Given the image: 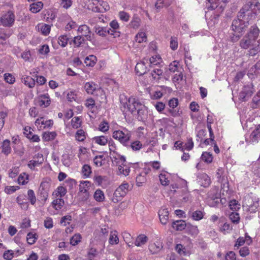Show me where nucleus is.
Masks as SVG:
<instances>
[{"mask_svg":"<svg viewBox=\"0 0 260 260\" xmlns=\"http://www.w3.org/2000/svg\"><path fill=\"white\" fill-rule=\"evenodd\" d=\"M109 242L111 245L117 244L119 243V238L116 231L111 232Z\"/></svg>","mask_w":260,"mask_h":260,"instance_id":"nucleus-45","label":"nucleus"},{"mask_svg":"<svg viewBox=\"0 0 260 260\" xmlns=\"http://www.w3.org/2000/svg\"><path fill=\"white\" fill-rule=\"evenodd\" d=\"M57 43L62 47H64L68 44V38L66 35H62L56 40Z\"/></svg>","mask_w":260,"mask_h":260,"instance_id":"nucleus-51","label":"nucleus"},{"mask_svg":"<svg viewBox=\"0 0 260 260\" xmlns=\"http://www.w3.org/2000/svg\"><path fill=\"white\" fill-rule=\"evenodd\" d=\"M163 71L160 69H154L151 72L152 78L155 81L158 80L162 75Z\"/></svg>","mask_w":260,"mask_h":260,"instance_id":"nucleus-46","label":"nucleus"},{"mask_svg":"<svg viewBox=\"0 0 260 260\" xmlns=\"http://www.w3.org/2000/svg\"><path fill=\"white\" fill-rule=\"evenodd\" d=\"M38 105L41 108H47L51 104V99L48 93L41 94L38 96Z\"/></svg>","mask_w":260,"mask_h":260,"instance_id":"nucleus-17","label":"nucleus"},{"mask_svg":"<svg viewBox=\"0 0 260 260\" xmlns=\"http://www.w3.org/2000/svg\"><path fill=\"white\" fill-rule=\"evenodd\" d=\"M221 193L219 192V188L216 186L212 188L209 191L208 196L209 199L213 201H215V204L210 203V206H214L216 204L219 203V198L221 197Z\"/></svg>","mask_w":260,"mask_h":260,"instance_id":"nucleus-16","label":"nucleus"},{"mask_svg":"<svg viewBox=\"0 0 260 260\" xmlns=\"http://www.w3.org/2000/svg\"><path fill=\"white\" fill-rule=\"evenodd\" d=\"M60 19L63 21L64 24H66L65 30L66 31L74 29L77 27L76 22L72 20L71 18L67 14L62 15L60 17Z\"/></svg>","mask_w":260,"mask_h":260,"instance_id":"nucleus-15","label":"nucleus"},{"mask_svg":"<svg viewBox=\"0 0 260 260\" xmlns=\"http://www.w3.org/2000/svg\"><path fill=\"white\" fill-rule=\"evenodd\" d=\"M172 226L176 231H182L185 229L186 224L184 220H179L173 222Z\"/></svg>","mask_w":260,"mask_h":260,"instance_id":"nucleus-36","label":"nucleus"},{"mask_svg":"<svg viewBox=\"0 0 260 260\" xmlns=\"http://www.w3.org/2000/svg\"><path fill=\"white\" fill-rule=\"evenodd\" d=\"M67 193V189L64 187L58 186L55 191L56 196L59 197V198L63 197Z\"/></svg>","mask_w":260,"mask_h":260,"instance_id":"nucleus-60","label":"nucleus"},{"mask_svg":"<svg viewBox=\"0 0 260 260\" xmlns=\"http://www.w3.org/2000/svg\"><path fill=\"white\" fill-rule=\"evenodd\" d=\"M44 161V157L42 154L38 153L33 157L32 160L28 161V167L31 170H34L35 168L40 166Z\"/></svg>","mask_w":260,"mask_h":260,"instance_id":"nucleus-10","label":"nucleus"},{"mask_svg":"<svg viewBox=\"0 0 260 260\" xmlns=\"http://www.w3.org/2000/svg\"><path fill=\"white\" fill-rule=\"evenodd\" d=\"M98 252L96 248L90 247L87 252V257L89 260H92L98 255Z\"/></svg>","mask_w":260,"mask_h":260,"instance_id":"nucleus-54","label":"nucleus"},{"mask_svg":"<svg viewBox=\"0 0 260 260\" xmlns=\"http://www.w3.org/2000/svg\"><path fill=\"white\" fill-rule=\"evenodd\" d=\"M126 104L129 111L132 113L137 112V118L139 120L144 121L147 119L148 116L147 108L138 98L134 96L130 97Z\"/></svg>","mask_w":260,"mask_h":260,"instance_id":"nucleus-3","label":"nucleus"},{"mask_svg":"<svg viewBox=\"0 0 260 260\" xmlns=\"http://www.w3.org/2000/svg\"><path fill=\"white\" fill-rule=\"evenodd\" d=\"M162 63V60L159 55H155L151 57L147 61L149 66H159Z\"/></svg>","mask_w":260,"mask_h":260,"instance_id":"nucleus-26","label":"nucleus"},{"mask_svg":"<svg viewBox=\"0 0 260 260\" xmlns=\"http://www.w3.org/2000/svg\"><path fill=\"white\" fill-rule=\"evenodd\" d=\"M15 16L12 11H8L2 14L0 18L1 24L5 27H11L14 23Z\"/></svg>","mask_w":260,"mask_h":260,"instance_id":"nucleus-8","label":"nucleus"},{"mask_svg":"<svg viewBox=\"0 0 260 260\" xmlns=\"http://www.w3.org/2000/svg\"><path fill=\"white\" fill-rule=\"evenodd\" d=\"M50 26L47 24L41 23L38 25V29L45 36H47L50 33Z\"/></svg>","mask_w":260,"mask_h":260,"instance_id":"nucleus-42","label":"nucleus"},{"mask_svg":"<svg viewBox=\"0 0 260 260\" xmlns=\"http://www.w3.org/2000/svg\"><path fill=\"white\" fill-rule=\"evenodd\" d=\"M202 159L207 164L211 163L213 160V156L208 152H203L201 155Z\"/></svg>","mask_w":260,"mask_h":260,"instance_id":"nucleus-49","label":"nucleus"},{"mask_svg":"<svg viewBox=\"0 0 260 260\" xmlns=\"http://www.w3.org/2000/svg\"><path fill=\"white\" fill-rule=\"evenodd\" d=\"M11 151L10 141L7 139L4 140L2 145V152L6 155H8L11 153Z\"/></svg>","mask_w":260,"mask_h":260,"instance_id":"nucleus-32","label":"nucleus"},{"mask_svg":"<svg viewBox=\"0 0 260 260\" xmlns=\"http://www.w3.org/2000/svg\"><path fill=\"white\" fill-rule=\"evenodd\" d=\"M118 170L120 174L123 175L124 176H128L130 172L129 164L126 162L124 164L119 166L118 167Z\"/></svg>","mask_w":260,"mask_h":260,"instance_id":"nucleus-34","label":"nucleus"},{"mask_svg":"<svg viewBox=\"0 0 260 260\" xmlns=\"http://www.w3.org/2000/svg\"><path fill=\"white\" fill-rule=\"evenodd\" d=\"M183 151L185 150L190 151L193 147V143L191 138H188L185 143H183Z\"/></svg>","mask_w":260,"mask_h":260,"instance_id":"nucleus-62","label":"nucleus"},{"mask_svg":"<svg viewBox=\"0 0 260 260\" xmlns=\"http://www.w3.org/2000/svg\"><path fill=\"white\" fill-rule=\"evenodd\" d=\"M135 40L136 42L139 43L146 42L147 40V36L146 33L143 31L138 32L136 35Z\"/></svg>","mask_w":260,"mask_h":260,"instance_id":"nucleus-48","label":"nucleus"},{"mask_svg":"<svg viewBox=\"0 0 260 260\" xmlns=\"http://www.w3.org/2000/svg\"><path fill=\"white\" fill-rule=\"evenodd\" d=\"M198 181L204 187H208L211 183L210 177L205 173L202 174L198 177Z\"/></svg>","mask_w":260,"mask_h":260,"instance_id":"nucleus-24","label":"nucleus"},{"mask_svg":"<svg viewBox=\"0 0 260 260\" xmlns=\"http://www.w3.org/2000/svg\"><path fill=\"white\" fill-rule=\"evenodd\" d=\"M98 3V6L92 8V11L98 13H104L109 10L110 7L106 2L99 0V3Z\"/></svg>","mask_w":260,"mask_h":260,"instance_id":"nucleus-22","label":"nucleus"},{"mask_svg":"<svg viewBox=\"0 0 260 260\" xmlns=\"http://www.w3.org/2000/svg\"><path fill=\"white\" fill-rule=\"evenodd\" d=\"M19 254V250L15 252L12 250H8L4 252L3 257L6 260H11L13 257L18 256Z\"/></svg>","mask_w":260,"mask_h":260,"instance_id":"nucleus-37","label":"nucleus"},{"mask_svg":"<svg viewBox=\"0 0 260 260\" xmlns=\"http://www.w3.org/2000/svg\"><path fill=\"white\" fill-rule=\"evenodd\" d=\"M108 138L107 136H96L92 139V142L101 146H105L108 142Z\"/></svg>","mask_w":260,"mask_h":260,"instance_id":"nucleus-28","label":"nucleus"},{"mask_svg":"<svg viewBox=\"0 0 260 260\" xmlns=\"http://www.w3.org/2000/svg\"><path fill=\"white\" fill-rule=\"evenodd\" d=\"M229 0H206V6L208 9L214 10L218 7L223 8L225 4Z\"/></svg>","mask_w":260,"mask_h":260,"instance_id":"nucleus-13","label":"nucleus"},{"mask_svg":"<svg viewBox=\"0 0 260 260\" xmlns=\"http://www.w3.org/2000/svg\"><path fill=\"white\" fill-rule=\"evenodd\" d=\"M229 207L234 211H237L240 208V205L238 203V201L233 200L229 202Z\"/></svg>","mask_w":260,"mask_h":260,"instance_id":"nucleus-63","label":"nucleus"},{"mask_svg":"<svg viewBox=\"0 0 260 260\" xmlns=\"http://www.w3.org/2000/svg\"><path fill=\"white\" fill-rule=\"evenodd\" d=\"M129 185L126 182L123 183L114 191L112 201L113 203H117L122 200L128 191Z\"/></svg>","mask_w":260,"mask_h":260,"instance_id":"nucleus-5","label":"nucleus"},{"mask_svg":"<svg viewBox=\"0 0 260 260\" xmlns=\"http://www.w3.org/2000/svg\"><path fill=\"white\" fill-rule=\"evenodd\" d=\"M109 145V149L110 151V154L111 156L114 155V153H117V152L116 151V146L115 142L112 140H108V143Z\"/></svg>","mask_w":260,"mask_h":260,"instance_id":"nucleus-58","label":"nucleus"},{"mask_svg":"<svg viewBox=\"0 0 260 260\" xmlns=\"http://www.w3.org/2000/svg\"><path fill=\"white\" fill-rule=\"evenodd\" d=\"M114 155L111 156V159L113 165L117 166L124 164L126 163V159L124 156L121 155L118 153H114Z\"/></svg>","mask_w":260,"mask_h":260,"instance_id":"nucleus-21","label":"nucleus"},{"mask_svg":"<svg viewBox=\"0 0 260 260\" xmlns=\"http://www.w3.org/2000/svg\"><path fill=\"white\" fill-rule=\"evenodd\" d=\"M243 206L250 213H255L259 206V199L252 193L246 196L244 200Z\"/></svg>","mask_w":260,"mask_h":260,"instance_id":"nucleus-4","label":"nucleus"},{"mask_svg":"<svg viewBox=\"0 0 260 260\" xmlns=\"http://www.w3.org/2000/svg\"><path fill=\"white\" fill-rule=\"evenodd\" d=\"M86 107L90 110L92 113H93L94 110H93L95 108V101L92 98H89L85 101V104Z\"/></svg>","mask_w":260,"mask_h":260,"instance_id":"nucleus-56","label":"nucleus"},{"mask_svg":"<svg viewBox=\"0 0 260 260\" xmlns=\"http://www.w3.org/2000/svg\"><path fill=\"white\" fill-rule=\"evenodd\" d=\"M253 93V85L251 84L244 86L239 93V99L243 101H246Z\"/></svg>","mask_w":260,"mask_h":260,"instance_id":"nucleus-11","label":"nucleus"},{"mask_svg":"<svg viewBox=\"0 0 260 260\" xmlns=\"http://www.w3.org/2000/svg\"><path fill=\"white\" fill-rule=\"evenodd\" d=\"M37 237H38V236L37 235V234L36 233H28L27 235V237H26V240H27V243L29 245H32L33 244H34L37 239Z\"/></svg>","mask_w":260,"mask_h":260,"instance_id":"nucleus-53","label":"nucleus"},{"mask_svg":"<svg viewBox=\"0 0 260 260\" xmlns=\"http://www.w3.org/2000/svg\"><path fill=\"white\" fill-rule=\"evenodd\" d=\"M52 205L56 210L59 211L64 205V201L61 198H57L52 202Z\"/></svg>","mask_w":260,"mask_h":260,"instance_id":"nucleus-41","label":"nucleus"},{"mask_svg":"<svg viewBox=\"0 0 260 260\" xmlns=\"http://www.w3.org/2000/svg\"><path fill=\"white\" fill-rule=\"evenodd\" d=\"M129 147L134 151H138L142 148V144L138 140L134 141L131 143Z\"/></svg>","mask_w":260,"mask_h":260,"instance_id":"nucleus-50","label":"nucleus"},{"mask_svg":"<svg viewBox=\"0 0 260 260\" xmlns=\"http://www.w3.org/2000/svg\"><path fill=\"white\" fill-rule=\"evenodd\" d=\"M114 139L118 140L123 145L126 146L131 137V133L129 131L125 129L123 131H114L112 135Z\"/></svg>","mask_w":260,"mask_h":260,"instance_id":"nucleus-6","label":"nucleus"},{"mask_svg":"<svg viewBox=\"0 0 260 260\" xmlns=\"http://www.w3.org/2000/svg\"><path fill=\"white\" fill-rule=\"evenodd\" d=\"M94 183L98 186L103 188H106L109 184V180L107 177L101 175H96L93 177Z\"/></svg>","mask_w":260,"mask_h":260,"instance_id":"nucleus-19","label":"nucleus"},{"mask_svg":"<svg viewBox=\"0 0 260 260\" xmlns=\"http://www.w3.org/2000/svg\"><path fill=\"white\" fill-rule=\"evenodd\" d=\"M122 236L124 241L127 244L128 246L131 247L132 245L130 244L132 241V237L131 234L127 232H124L122 233Z\"/></svg>","mask_w":260,"mask_h":260,"instance_id":"nucleus-59","label":"nucleus"},{"mask_svg":"<svg viewBox=\"0 0 260 260\" xmlns=\"http://www.w3.org/2000/svg\"><path fill=\"white\" fill-rule=\"evenodd\" d=\"M113 31L111 30V29L110 28H107L99 26L95 27V32L100 36H106L107 34L114 35V34L112 32Z\"/></svg>","mask_w":260,"mask_h":260,"instance_id":"nucleus-25","label":"nucleus"},{"mask_svg":"<svg viewBox=\"0 0 260 260\" xmlns=\"http://www.w3.org/2000/svg\"><path fill=\"white\" fill-rule=\"evenodd\" d=\"M148 59L144 58L143 60L138 62L135 67V71L136 74L141 76L145 74L147 71V61Z\"/></svg>","mask_w":260,"mask_h":260,"instance_id":"nucleus-12","label":"nucleus"},{"mask_svg":"<svg viewBox=\"0 0 260 260\" xmlns=\"http://www.w3.org/2000/svg\"><path fill=\"white\" fill-rule=\"evenodd\" d=\"M57 136L55 132H46L42 135V138L45 141H50L54 140Z\"/></svg>","mask_w":260,"mask_h":260,"instance_id":"nucleus-40","label":"nucleus"},{"mask_svg":"<svg viewBox=\"0 0 260 260\" xmlns=\"http://www.w3.org/2000/svg\"><path fill=\"white\" fill-rule=\"evenodd\" d=\"M172 1L173 0H157L154 5L156 12L159 11L165 7H168L170 5Z\"/></svg>","mask_w":260,"mask_h":260,"instance_id":"nucleus-27","label":"nucleus"},{"mask_svg":"<svg viewBox=\"0 0 260 260\" xmlns=\"http://www.w3.org/2000/svg\"><path fill=\"white\" fill-rule=\"evenodd\" d=\"M82 237L80 234L74 235L70 239V244L73 246L77 245L81 240Z\"/></svg>","mask_w":260,"mask_h":260,"instance_id":"nucleus-57","label":"nucleus"},{"mask_svg":"<svg viewBox=\"0 0 260 260\" xmlns=\"http://www.w3.org/2000/svg\"><path fill=\"white\" fill-rule=\"evenodd\" d=\"M216 176L219 182L223 183L226 181V172L224 168H219L216 172Z\"/></svg>","mask_w":260,"mask_h":260,"instance_id":"nucleus-29","label":"nucleus"},{"mask_svg":"<svg viewBox=\"0 0 260 260\" xmlns=\"http://www.w3.org/2000/svg\"><path fill=\"white\" fill-rule=\"evenodd\" d=\"M82 172L83 175L85 178L89 177L91 173V169L90 166L88 165H84L82 167Z\"/></svg>","mask_w":260,"mask_h":260,"instance_id":"nucleus-61","label":"nucleus"},{"mask_svg":"<svg viewBox=\"0 0 260 260\" xmlns=\"http://www.w3.org/2000/svg\"><path fill=\"white\" fill-rule=\"evenodd\" d=\"M260 30L256 25L250 27L247 33L244 36L240 42V46L247 49L251 46H260Z\"/></svg>","mask_w":260,"mask_h":260,"instance_id":"nucleus-2","label":"nucleus"},{"mask_svg":"<svg viewBox=\"0 0 260 260\" xmlns=\"http://www.w3.org/2000/svg\"><path fill=\"white\" fill-rule=\"evenodd\" d=\"M188 216L196 221L201 220L204 217V212L200 210L191 211L188 212Z\"/></svg>","mask_w":260,"mask_h":260,"instance_id":"nucleus-31","label":"nucleus"},{"mask_svg":"<svg viewBox=\"0 0 260 260\" xmlns=\"http://www.w3.org/2000/svg\"><path fill=\"white\" fill-rule=\"evenodd\" d=\"M29 176L25 173L20 174L18 177L17 182L19 185L26 184L28 182Z\"/></svg>","mask_w":260,"mask_h":260,"instance_id":"nucleus-44","label":"nucleus"},{"mask_svg":"<svg viewBox=\"0 0 260 260\" xmlns=\"http://www.w3.org/2000/svg\"><path fill=\"white\" fill-rule=\"evenodd\" d=\"M27 196L31 204L34 205L36 202V197L34 191L32 189H29L27 191Z\"/></svg>","mask_w":260,"mask_h":260,"instance_id":"nucleus-64","label":"nucleus"},{"mask_svg":"<svg viewBox=\"0 0 260 260\" xmlns=\"http://www.w3.org/2000/svg\"><path fill=\"white\" fill-rule=\"evenodd\" d=\"M96 61V57L93 55L87 56L84 60V63L86 66L92 67Z\"/></svg>","mask_w":260,"mask_h":260,"instance_id":"nucleus-43","label":"nucleus"},{"mask_svg":"<svg viewBox=\"0 0 260 260\" xmlns=\"http://www.w3.org/2000/svg\"><path fill=\"white\" fill-rule=\"evenodd\" d=\"M84 88L88 94H94V92L99 88L98 84L93 82H86Z\"/></svg>","mask_w":260,"mask_h":260,"instance_id":"nucleus-23","label":"nucleus"},{"mask_svg":"<svg viewBox=\"0 0 260 260\" xmlns=\"http://www.w3.org/2000/svg\"><path fill=\"white\" fill-rule=\"evenodd\" d=\"M91 183L89 181H80L78 195L82 201H87L89 197V192Z\"/></svg>","mask_w":260,"mask_h":260,"instance_id":"nucleus-7","label":"nucleus"},{"mask_svg":"<svg viewBox=\"0 0 260 260\" xmlns=\"http://www.w3.org/2000/svg\"><path fill=\"white\" fill-rule=\"evenodd\" d=\"M259 140H260V124L252 131L249 139L246 138V141L251 144L256 143Z\"/></svg>","mask_w":260,"mask_h":260,"instance_id":"nucleus-18","label":"nucleus"},{"mask_svg":"<svg viewBox=\"0 0 260 260\" xmlns=\"http://www.w3.org/2000/svg\"><path fill=\"white\" fill-rule=\"evenodd\" d=\"M43 7V4L41 2L34 3L30 5V11L33 13H37L41 11Z\"/></svg>","mask_w":260,"mask_h":260,"instance_id":"nucleus-39","label":"nucleus"},{"mask_svg":"<svg viewBox=\"0 0 260 260\" xmlns=\"http://www.w3.org/2000/svg\"><path fill=\"white\" fill-rule=\"evenodd\" d=\"M260 12V4L256 0L248 2L240 9L237 18L233 20L232 24V30L234 31L232 40L238 41L242 32L248 26L249 21L254 19Z\"/></svg>","mask_w":260,"mask_h":260,"instance_id":"nucleus-1","label":"nucleus"},{"mask_svg":"<svg viewBox=\"0 0 260 260\" xmlns=\"http://www.w3.org/2000/svg\"><path fill=\"white\" fill-rule=\"evenodd\" d=\"M21 81L22 83L30 88H33L35 85V79L28 76H23Z\"/></svg>","mask_w":260,"mask_h":260,"instance_id":"nucleus-33","label":"nucleus"},{"mask_svg":"<svg viewBox=\"0 0 260 260\" xmlns=\"http://www.w3.org/2000/svg\"><path fill=\"white\" fill-rule=\"evenodd\" d=\"M77 31L78 34L84 37L86 40L91 41L93 39V35L92 34L89 27L87 25H80L77 29Z\"/></svg>","mask_w":260,"mask_h":260,"instance_id":"nucleus-14","label":"nucleus"},{"mask_svg":"<svg viewBox=\"0 0 260 260\" xmlns=\"http://www.w3.org/2000/svg\"><path fill=\"white\" fill-rule=\"evenodd\" d=\"M87 136V133L83 129H79L77 131L75 135L76 141L78 142L84 141Z\"/></svg>","mask_w":260,"mask_h":260,"instance_id":"nucleus-35","label":"nucleus"},{"mask_svg":"<svg viewBox=\"0 0 260 260\" xmlns=\"http://www.w3.org/2000/svg\"><path fill=\"white\" fill-rule=\"evenodd\" d=\"M169 211L168 208L162 207L158 211L159 220L162 224L166 225L169 220Z\"/></svg>","mask_w":260,"mask_h":260,"instance_id":"nucleus-20","label":"nucleus"},{"mask_svg":"<svg viewBox=\"0 0 260 260\" xmlns=\"http://www.w3.org/2000/svg\"><path fill=\"white\" fill-rule=\"evenodd\" d=\"M82 124L81 119L79 117H75L71 120V125L73 128L78 129L80 128Z\"/></svg>","mask_w":260,"mask_h":260,"instance_id":"nucleus-47","label":"nucleus"},{"mask_svg":"<svg viewBox=\"0 0 260 260\" xmlns=\"http://www.w3.org/2000/svg\"><path fill=\"white\" fill-rule=\"evenodd\" d=\"M160 183L164 186L168 185L171 179V175L167 172H162L159 176Z\"/></svg>","mask_w":260,"mask_h":260,"instance_id":"nucleus-30","label":"nucleus"},{"mask_svg":"<svg viewBox=\"0 0 260 260\" xmlns=\"http://www.w3.org/2000/svg\"><path fill=\"white\" fill-rule=\"evenodd\" d=\"M94 199L98 202H102L104 200V193L101 189H97L94 193Z\"/></svg>","mask_w":260,"mask_h":260,"instance_id":"nucleus-52","label":"nucleus"},{"mask_svg":"<svg viewBox=\"0 0 260 260\" xmlns=\"http://www.w3.org/2000/svg\"><path fill=\"white\" fill-rule=\"evenodd\" d=\"M147 241L148 237L144 234H141L137 237L135 242V245L138 247H140L145 244Z\"/></svg>","mask_w":260,"mask_h":260,"instance_id":"nucleus-38","label":"nucleus"},{"mask_svg":"<svg viewBox=\"0 0 260 260\" xmlns=\"http://www.w3.org/2000/svg\"><path fill=\"white\" fill-rule=\"evenodd\" d=\"M53 121L51 119H46L44 117L37 118L35 122L38 129L41 131L44 129H50L53 125Z\"/></svg>","mask_w":260,"mask_h":260,"instance_id":"nucleus-9","label":"nucleus"},{"mask_svg":"<svg viewBox=\"0 0 260 260\" xmlns=\"http://www.w3.org/2000/svg\"><path fill=\"white\" fill-rule=\"evenodd\" d=\"M77 99V92L75 90L69 91L67 94V99L69 102L76 101Z\"/></svg>","mask_w":260,"mask_h":260,"instance_id":"nucleus-55","label":"nucleus"}]
</instances>
